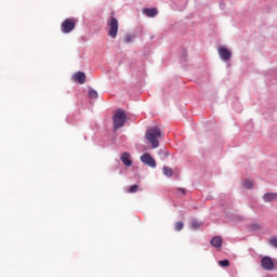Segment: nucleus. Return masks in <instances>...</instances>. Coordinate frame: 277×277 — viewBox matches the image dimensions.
Returning a JSON list of instances; mask_svg holds the SVG:
<instances>
[{
  "instance_id": "obj_1",
  "label": "nucleus",
  "mask_w": 277,
  "mask_h": 277,
  "mask_svg": "<svg viewBox=\"0 0 277 277\" xmlns=\"http://www.w3.org/2000/svg\"><path fill=\"white\" fill-rule=\"evenodd\" d=\"M145 137L147 142H150L153 148H159V140H163V132L154 127L147 130Z\"/></svg>"
},
{
  "instance_id": "obj_2",
  "label": "nucleus",
  "mask_w": 277,
  "mask_h": 277,
  "mask_svg": "<svg viewBox=\"0 0 277 277\" xmlns=\"http://www.w3.org/2000/svg\"><path fill=\"white\" fill-rule=\"evenodd\" d=\"M113 122H114V131H118V129H122L124 127V123L127 122V114L124 110L119 109L116 111V114L113 116Z\"/></svg>"
},
{
  "instance_id": "obj_3",
  "label": "nucleus",
  "mask_w": 277,
  "mask_h": 277,
  "mask_svg": "<svg viewBox=\"0 0 277 277\" xmlns=\"http://www.w3.org/2000/svg\"><path fill=\"white\" fill-rule=\"evenodd\" d=\"M107 26L109 27L108 36L110 38H116L118 36V19L114 16H110L107 19Z\"/></svg>"
},
{
  "instance_id": "obj_4",
  "label": "nucleus",
  "mask_w": 277,
  "mask_h": 277,
  "mask_svg": "<svg viewBox=\"0 0 277 277\" xmlns=\"http://www.w3.org/2000/svg\"><path fill=\"white\" fill-rule=\"evenodd\" d=\"M75 29V21L68 18L62 23L61 30L63 34H70Z\"/></svg>"
},
{
  "instance_id": "obj_5",
  "label": "nucleus",
  "mask_w": 277,
  "mask_h": 277,
  "mask_svg": "<svg viewBox=\"0 0 277 277\" xmlns=\"http://www.w3.org/2000/svg\"><path fill=\"white\" fill-rule=\"evenodd\" d=\"M261 267L266 272H272V269H274V260H272L269 256H264L261 260Z\"/></svg>"
},
{
  "instance_id": "obj_6",
  "label": "nucleus",
  "mask_w": 277,
  "mask_h": 277,
  "mask_svg": "<svg viewBox=\"0 0 277 277\" xmlns=\"http://www.w3.org/2000/svg\"><path fill=\"white\" fill-rule=\"evenodd\" d=\"M217 53L221 60H223V62H228V60H230V57H233V53L230 52V50L224 48V47H220L217 49Z\"/></svg>"
},
{
  "instance_id": "obj_7",
  "label": "nucleus",
  "mask_w": 277,
  "mask_h": 277,
  "mask_svg": "<svg viewBox=\"0 0 277 277\" xmlns=\"http://www.w3.org/2000/svg\"><path fill=\"white\" fill-rule=\"evenodd\" d=\"M142 163H145V166H149V168H157V162L155 161V158L150 156V154H144L141 156Z\"/></svg>"
},
{
  "instance_id": "obj_8",
  "label": "nucleus",
  "mask_w": 277,
  "mask_h": 277,
  "mask_svg": "<svg viewBox=\"0 0 277 277\" xmlns=\"http://www.w3.org/2000/svg\"><path fill=\"white\" fill-rule=\"evenodd\" d=\"M120 160L127 166V168H131L133 166V161H131V154L129 153H123Z\"/></svg>"
},
{
  "instance_id": "obj_9",
  "label": "nucleus",
  "mask_w": 277,
  "mask_h": 277,
  "mask_svg": "<svg viewBox=\"0 0 277 277\" xmlns=\"http://www.w3.org/2000/svg\"><path fill=\"white\" fill-rule=\"evenodd\" d=\"M143 14H145L146 16H148V18H155V16H157V14H159V11L157 10V8H145L143 10Z\"/></svg>"
},
{
  "instance_id": "obj_10",
  "label": "nucleus",
  "mask_w": 277,
  "mask_h": 277,
  "mask_svg": "<svg viewBox=\"0 0 277 277\" xmlns=\"http://www.w3.org/2000/svg\"><path fill=\"white\" fill-rule=\"evenodd\" d=\"M74 81H78V83L83 84L85 83V74L83 71H78L72 76Z\"/></svg>"
},
{
  "instance_id": "obj_11",
  "label": "nucleus",
  "mask_w": 277,
  "mask_h": 277,
  "mask_svg": "<svg viewBox=\"0 0 277 277\" xmlns=\"http://www.w3.org/2000/svg\"><path fill=\"white\" fill-rule=\"evenodd\" d=\"M210 243L213 248H222V237L220 236H214L211 240Z\"/></svg>"
},
{
  "instance_id": "obj_12",
  "label": "nucleus",
  "mask_w": 277,
  "mask_h": 277,
  "mask_svg": "<svg viewBox=\"0 0 277 277\" xmlns=\"http://www.w3.org/2000/svg\"><path fill=\"white\" fill-rule=\"evenodd\" d=\"M277 199L276 193H267L263 196L264 202H274Z\"/></svg>"
},
{
  "instance_id": "obj_13",
  "label": "nucleus",
  "mask_w": 277,
  "mask_h": 277,
  "mask_svg": "<svg viewBox=\"0 0 277 277\" xmlns=\"http://www.w3.org/2000/svg\"><path fill=\"white\" fill-rule=\"evenodd\" d=\"M163 174H164V176L170 177V176H172V174H174V171L170 167H163Z\"/></svg>"
},
{
  "instance_id": "obj_14",
  "label": "nucleus",
  "mask_w": 277,
  "mask_h": 277,
  "mask_svg": "<svg viewBox=\"0 0 277 277\" xmlns=\"http://www.w3.org/2000/svg\"><path fill=\"white\" fill-rule=\"evenodd\" d=\"M253 186H254V184L250 180H246L243 182V187H246L247 189H252Z\"/></svg>"
},
{
  "instance_id": "obj_15",
  "label": "nucleus",
  "mask_w": 277,
  "mask_h": 277,
  "mask_svg": "<svg viewBox=\"0 0 277 277\" xmlns=\"http://www.w3.org/2000/svg\"><path fill=\"white\" fill-rule=\"evenodd\" d=\"M89 96H90V98H98V92L91 89V90H89Z\"/></svg>"
},
{
  "instance_id": "obj_16",
  "label": "nucleus",
  "mask_w": 277,
  "mask_h": 277,
  "mask_svg": "<svg viewBox=\"0 0 277 277\" xmlns=\"http://www.w3.org/2000/svg\"><path fill=\"white\" fill-rule=\"evenodd\" d=\"M137 189H140V186H138L137 184H134V185H132V186L129 188L128 193H129V194H135V193L137 192Z\"/></svg>"
},
{
  "instance_id": "obj_17",
  "label": "nucleus",
  "mask_w": 277,
  "mask_h": 277,
  "mask_svg": "<svg viewBox=\"0 0 277 277\" xmlns=\"http://www.w3.org/2000/svg\"><path fill=\"white\" fill-rule=\"evenodd\" d=\"M200 226H202V224H200V222H198V221H193L192 222V228L194 230H198L200 228Z\"/></svg>"
},
{
  "instance_id": "obj_18",
  "label": "nucleus",
  "mask_w": 277,
  "mask_h": 277,
  "mask_svg": "<svg viewBox=\"0 0 277 277\" xmlns=\"http://www.w3.org/2000/svg\"><path fill=\"white\" fill-rule=\"evenodd\" d=\"M219 265H221V267H228V265H230V262L228 260H222L219 262Z\"/></svg>"
},
{
  "instance_id": "obj_19",
  "label": "nucleus",
  "mask_w": 277,
  "mask_h": 277,
  "mask_svg": "<svg viewBox=\"0 0 277 277\" xmlns=\"http://www.w3.org/2000/svg\"><path fill=\"white\" fill-rule=\"evenodd\" d=\"M183 222H176L175 223V230L180 232V230H183Z\"/></svg>"
},
{
  "instance_id": "obj_20",
  "label": "nucleus",
  "mask_w": 277,
  "mask_h": 277,
  "mask_svg": "<svg viewBox=\"0 0 277 277\" xmlns=\"http://www.w3.org/2000/svg\"><path fill=\"white\" fill-rule=\"evenodd\" d=\"M250 230H259V228H261V226L258 223H252L249 226Z\"/></svg>"
},
{
  "instance_id": "obj_21",
  "label": "nucleus",
  "mask_w": 277,
  "mask_h": 277,
  "mask_svg": "<svg viewBox=\"0 0 277 277\" xmlns=\"http://www.w3.org/2000/svg\"><path fill=\"white\" fill-rule=\"evenodd\" d=\"M269 243L274 246V248H277V238H271Z\"/></svg>"
},
{
  "instance_id": "obj_22",
  "label": "nucleus",
  "mask_w": 277,
  "mask_h": 277,
  "mask_svg": "<svg viewBox=\"0 0 277 277\" xmlns=\"http://www.w3.org/2000/svg\"><path fill=\"white\" fill-rule=\"evenodd\" d=\"M177 192H181V194H182L183 196H185V189H184V188H179Z\"/></svg>"
}]
</instances>
